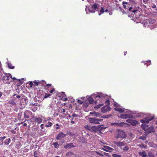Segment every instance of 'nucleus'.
<instances>
[{
	"label": "nucleus",
	"instance_id": "f257e3e1",
	"mask_svg": "<svg viewBox=\"0 0 157 157\" xmlns=\"http://www.w3.org/2000/svg\"><path fill=\"white\" fill-rule=\"evenodd\" d=\"M79 98L80 99H77L78 103L80 104H83V107L85 108L92 107L98 103L97 101H94L91 97H89L87 98L85 97H81Z\"/></svg>",
	"mask_w": 157,
	"mask_h": 157
},
{
	"label": "nucleus",
	"instance_id": "a211bd4d",
	"mask_svg": "<svg viewBox=\"0 0 157 157\" xmlns=\"http://www.w3.org/2000/svg\"><path fill=\"white\" fill-rule=\"evenodd\" d=\"M124 123L123 122L121 123H117L114 122L113 123L111 124V125L112 126L116 125L117 126H123L124 125Z\"/></svg>",
	"mask_w": 157,
	"mask_h": 157
},
{
	"label": "nucleus",
	"instance_id": "1a4fd4ad",
	"mask_svg": "<svg viewBox=\"0 0 157 157\" xmlns=\"http://www.w3.org/2000/svg\"><path fill=\"white\" fill-rule=\"evenodd\" d=\"M120 117L122 119L132 118L133 117V116L131 113H128L126 114H121Z\"/></svg>",
	"mask_w": 157,
	"mask_h": 157
},
{
	"label": "nucleus",
	"instance_id": "79ce46f5",
	"mask_svg": "<svg viewBox=\"0 0 157 157\" xmlns=\"http://www.w3.org/2000/svg\"><path fill=\"white\" fill-rule=\"evenodd\" d=\"M113 156L114 157H121V155L117 154H113Z\"/></svg>",
	"mask_w": 157,
	"mask_h": 157
},
{
	"label": "nucleus",
	"instance_id": "2f4dec72",
	"mask_svg": "<svg viewBox=\"0 0 157 157\" xmlns=\"http://www.w3.org/2000/svg\"><path fill=\"white\" fill-rule=\"evenodd\" d=\"M53 145L54 146L55 148H56L59 147V144L57 142H54Z\"/></svg>",
	"mask_w": 157,
	"mask_h": 157
},
{
	"label": "nucleus",
	"instance_id": "6e6552de",
	"mask_svg": "<svg viewBox=\"0 0 157 157\" xmlns=\"http://www.w3.org/2000/svg\"><path fill=\"white\" fill-rule=\"evenodd\" d=\"M98 4L94 3L92 6L90 8H88V12L91 13H94L96 11H98Z\"/></svg>",
	"mask_w": 157,
	"mask_h": 157
},
{
	"label": "nucleus",
	"instance_id": "de8ad7c7",
	"mask_svg": "<svg viewBox=\"0 0 157 157\" xmlns=\"http://www.w3.org/2000/svg\"><path fill=\"white\" fill-rule=\"evenodd\" d=\"M6 75L8 77H10L11 78L12 77L11 75L10 74V73L6 74Z\"/></svg>",
	"mask_w": 157,
	"mask_h": 157
},
{
	"label": "nucleus",
	"instance_id": "4d7b16f0",
	"mask_svg": "<svg viewBox=\"0 0 157 157\" xmlns=\"http://www.w3.org/2000/svg\"><path fill=\"white\" fill-rule=\"evenodd\" d=\"M55 91V89L53 88L52 90H51L50 91V92L52 93L54 91Z\"/></svg>",
	"mask_w": 157,
	"mask_h": 157
},
{
	"label": "nucleus",
	"instance_id": "72a5a7b5",
	"mask_svg": "<svg viewBox=\"0 0 157 157\" xmlns=\"http://www.w3.org/2000/svg\"><path fill=\"white\" fill-rule=\"evenodd\" d=\"M52 125V123L51 122L49 121L48 123L47 124L45 125V126L46 127H50V126H51Z\"/></svg>",
	"mask_w": 157,
	"mask_h": 157
},
{
	"label": "nucleus",
	"instance_id": "7ed1b4c3",
	"mask_svg": "<svg viewBox=\"0 0 157 157\" xmlns=\"http://www.w3.org/2000/svg\"><path fill=\"white\" fill-rule=\"evenodd\" d=\"M127 136L126 132L123 130L119 129L117 131V133L116 135V139L121 138L122 140L124 139Z\"/></svg>",
	"mask_w": 157,
	"mask_h": 157
},
{
	"label": "nucleus",
	"instance_id": "9d476101",
	"mask_svg": "<svg viewBox=\"0 0 157 157\" xmlns=\"http://www.w3.org/2000/svg\"><path fill=\"white\" fill-rule=\"evenodd\" d=\"M154 118V117L151 116L150 117H147L146 118L140 120L141 122L142 123H148L149 121Z\"/></svg>",
	"mask_w": 157,
	"mask_h": 157
},
{
	"label": "nucleus",
	"instance_id": "603ef678",
	"mask_svg": "<svg viewBox=\"0 0 157 157\" xmlns=\"http://www.w3.org/2000/svg\"><path fill=\"white\" fill-rule=\"evenodd\" d=\"M89 8H88V9ZM85 11H86V14H88V8L87 6H86V8H85Z\"/></svg>",
	"mask_w": 157,
	"mask_h": 157
},
{
	"label": "nucleus",
	"instance_id": "e2e57ef3",
	"mask_svg": "<svg viewBox=\"0 0 157 157\" xmlns=\"http://www.w3.org/2000/svg\"><path fill=\"white\" fill-rule=\"evenodd\" d=\"M121 12H122L123 13H126L125 12V11H124V10H123L122 9H121Z\"/></svg>",
	"mask_w": 157,
	"mask_h": 157
},
{
	"label": "nucleus",
	"instance_id": "69168bd1",
	"mask_svg": "<svg viewBox=\"0 0 157 157\" xmlns=\"http://www.w3.org/2000/svg\"><path fill=\"white\" fill-rule=\"evenodd\" d=\"M51 85H52L51 84H47L46 86L48 87L49 86H51Z\"/></svg>",
	"mask_w": 157,
	"mask_h": 157
},
{
	"label": "nucleus",
	"instance_id": "20e7f679",
	"mask_svg": "<svg viewBox=\"0 0 157 157\" xmlns=\"http://www.w3.org/2000/svg\"><path fill=\"white\" fill-rule=\"evenodd\" d=\"M110 102L109 100H106L105 102V106L103 104H101L98 105H95L94 108H100L101 106H103L101 108H105V107H106V108H111L109 106Z\"/></svg>",
	"mask_w": 157,
	"mask_h": 157
},
{
	"label": "nucleus",
	"instance_id": "9b49d317",
	"mask_svg": "<svg viewBox=\"0 0 157 157\" xmlns=\"http://www.w3.org/2000/svg\"><path fill=\"white\" fill-rule=\"evenodd\" d=\"M89 121L91 123L98 124H100L99 122H98V119L94 118H89Z\"/></svg>",
	"mask_w": 157,
	"mask_h": 157
},
{
	"label": "nucleus",
	"instance_id": "0e129e2a",
	"mask_svg": "<svg viewBox=\"0 0 157 157\" xmlns=\"http://www.w3.org/2000/svg\"><path fill=\"white\" fill-rule=\"evenodd\" d=\"M11 78L13 80H17V79L15 77H12Z\"/></svg>",
	"mask_w": 157,
	"mask_h": 157
},
{
	"label": "nucleus",
	"instance_id": "b1692460",
	"mask_svg": "<svg viewBox=\"0 0 157 157\" xmlns=\"http://www.w3.org/2000/svg\"><path fill=\"white\" fill-rule=\"evenodd\" d=\"M67 157H74L75 156V154L71 152H68L66 154Z\"/></svg>",
	"mask_w": 157,
	"mask_h": 157
},
{
	"label": "nucleus",
	"instance_id": "a878e982",
	"mask_svg": "<svg viewBox=\"0 0 157 157\" xmlns=\"http://www.w3.org/2000/svg\"><path fill=\"white\" fill-rule=\"evenodd\" d=\"M114 109L116 111H118L120 113L124 112L125 110H127V109L124 110L123 109Z\"/></svg>",
	"mask_w": 157,
	"mask_h": 157
},
{
	"label": "nucleus",
	"instance_id": "2eb2a0df",
	"mask_svg": "<svg viewBox=\"0 0 157 157\" xmlns=\"http://www.w3.org/2000/svg\"><path fill=\"white\" fill-rule=\"evenodd\" d=\"M75 147V146L73 143L67 144L64 146V147L66 149L70 148Z\"/></svg>",
	"mask_w": 157,
	"mask_h": 157
},
{
	"label": "nucleus",
	"instance_id": "4c0bfd02",
	"mask_svg": "<svg viewBox=\"0 0 157 157\" xmlns=\"http://www.w3.org/2000/svg\"><path fill=\"white\" fill-rule=\"evenodd\" d=\"M140 139H142L143 140H146V137L145 136H141V137H140Z\"/></svg>",
	"mask_w": 157,
	"mask_h": 157
},
{
	"label": "nucleus",
	"instance_id": "7c9ffc66",
	"mask_svg": "<svg viewBox=\"0 0 157 157\" xmlns=\"http://www.w3.org/2000/svg\"><path fill=\"white\" fill-rule=\"evenodd\" d=\"M38 84H42V85H41V86H44V85L45 84H46V82L45 81H43V80L38 81Z\"/></svg>",
	"mask_w": 157,
	"mask_h": 157
},
{
	"label": "nucleus",
	"instance_id": "f704fd0d",
	"mask_svg": "<svg viewBox=\"0 0 157 157\" xmlns=\"http://www.w3.org/2000/svg\"><path fill=\"white\" fill-rule=\"evenodd\" d=\"M129 149V147L128 146H126L125 147H124L123 150L124 151H127Z\"/></svg>",
	"mask_w": 157,
	"mask_h": 157
},
{
	"label": "nucleus",
	"instance_id": "58836bf2",
	"mask_svg": "<svg viewBox=\"0 0 157 157\" xmlns=\"http://www.w3.org/2000/svg\"><path fill=\"white\" fill-rule=\"evenodd\" d=\"M52 94H45V95L44 96V98H46L48 97H49Z\"/></svg>",
	"mask_w": 157,
	"mask_h": 157
},
{
	"label": "nucleus",
	"instance_id": "bf43d9fd",
	"mask_svg": "<svg viewBox=\"0 0 157 157\" xmlns=\"http://www.w3.org/2000/svg\"><path fill=\"white\" fill-rule=\"evenodd\" d=\"M43 126H44V124H42L40 125V127L41 128V129H43L44 128V127H43Z\"/></svg>",
	"mask_w": 157,
	"mask_h": 157
},
{
	"label": "nucleus",
	"instance_id": "49530a36",
	"mask_svg": "<svg viewBox=\"0 0 157 157\" xmlns=\"http://www.w3.org/2000/svg\"><path fill=\"white\" fill-rule=\"evenodd\" d=\"M29 85L30 87H32L33 85V83L32 81L29 82Z\"/></svg>",
	"mask_w": 157,
	"mask_h": 157
},
{
	"label": "nucleus",
	"instance_id": "f8f14e48",
	"mask_svg": "<svg viewBox=\"0 0 157 157\" xmlns=\"http://www.w3.org/2000/svg\"><path fill=\"white\" fill-rule=\"evenodd\" d=\"M66 136V134H64L63 132H59L56 137V139L57 140H60Z\"/></svg>",
	"mask_w": 157,
	"mask_h": 157
},
{
	"label": "nucleus",
	"instance_id": "774afa93",
	"mask_svg": "<svg viewBox=\"0 0 157 157\" xmlns=\"http://www.w3.org/2000/svg\"><path fill=\"white\" fill-rule=\"evenodd\" d=\"M109 14L110 15H111L113 14V13L112 12H109Z\"/></svg>",
	"mask_w": 157,
	"mask_h": 157
},
{
	"label": "nucleus",
	"instance_id": "c756f323",
	"mask_svg": "<svg viewBox=\"0 0 157 157\" xmlns=\"http://www.w3.org/2000/svg\"><path fill=\"white\" fill-rule=\"evenodd\" d=\"M6 75L5 76H3L2 78V80L5 81L8 80H9V78L7 76L6 74H5Z\"/></svg>",
	"mask_w": 157,
	"mask_h": 157
},
{
	"label": "nucleus",
	"instance_id": "aec40b11",
	"mask_svg": "<svg viewBox=\"0 0 157 157\" xmlns=\"http://www.w3.org/2000/svg\"><path fill=\"white\" fill-rule=\"evenodd\" d=\"M138 153L139 155L142 156V157H148V155L144 151L142 152H139Z\"/></svg>",
	"mask_w": 157,
	"mask_h": 157
},
{
	"label": "nucleus",
	"instance_id": "052dcab7",
	"mask_svg": "<svg viewBox=\"0 0 157 157\" xmlns=\"http://www.w3.org/2000/svg\"><path fill=\"white\" fill-rule=\"evenodd\" d=\"M6 137L5 136H3V137H0L1 140H2L5 139Z\"/></svg>",
	"mask_w": 157,
	"mask_h": 157
},
{
	"label": "nucleus",
	"instance_id": "680f3d73",
	"mask_svg": "<svg viewBox=\"0 0 157 157\" xmlns=\"http://www.w3.org/2000/svg\"><path fill=\"white\" fill-rule=\"evenodd\" d=\"M37 109H32V110L33 112H35L36 111Z\"/></svg>",
	"mask_w": 157,
	"mask_h": 157
},
{
	"label": "nucleus",
	"instance_id": "cd10ccee",
	"mask_svg": "<svg viewBox=\"0 0 157 157\" xmlns=\"http://www.w3.org/2000/svg\"><path fill=\"white\" fill-rule=\"evenodd\" d=\"M11 141L10 139V138H8L6 139L4 141V144L6 145H8L10 143Z\"/></svg>",
	"mask_w": 157,
	"mask_h": 157
},
{
	"label": "nucleus",
	"instance_id": "412c9836",
	"mask_svg": "<svg viewBox=\"0 0 157 157\" xmlns=\"http://www.w3.org/2000/svg\"><path fill=\"white\" fill-rule=\"evenodd\" d=\"M21 97V96L20 95H17V94H14L13 95V97L12 98V100L14 101L19 100Z\"/></svg>",
	"mask_w": 157,
	"mask_h": 157
},
{
	"label": "nucleus",
	"instance_id": "ea45409f",
	"mask_svg": "<svg viewBox=\"0 0 157 157\" xmlns=\"http://www.w3.org/2000/svg\"><path fill=\"white\" fill-rule=\"evenodd\" d=\"M112 115H104V116H102L101 117L102 118H108V117H109V116H111Z\"/></svg>",
	"mask_w": 157,
	"mask_h": 157
},
{
	"label": "nucleus",
	"instance_id": "0eeeda50",
	"mask_svg": "<svg viewBox=\"0 0 157 157\" xmlns=\"http://www.w3.org/2000/svg\"><path fill=\"white\" fill-rule=\"evenodd\" d=\"M132 13H134V15H135V19L136 18L135 21L136 22V23H139L140 22V21L139 20V19L140 17H139L140 15V14L139 13L140 12L137 10L134 9L133 11H132Z\"/></svg>",
	"mask_w": 157,
	"mask_h": 157
},
{
	"label": "nucleus",
	"instance_id": "c9c22d12",
	"mask_svg": "<svg viewBox=\"0 0 157 157\" xmlns=\"http://www.w3.org/2000/svg\"><path fill=\"white\" fill-rule=\"evenodd\" d=\"M101 114L100 113L96 112V115H95V116L99 117L101 116Z\"/></svg>",
	"mask_w": 157,
	"mask_h": 157
},
{
	"label": "nucleus",
	"instance_id": "39448f33",
	"mask_svg": "<svg viewBox=\"0 0 157 157\" xmlns=\"http://www.w3.org/2000/svg\"><path fill=\"white\" fill-rule=\"evenodd\" d=\"M90 97H92L93 99L94 98L97 100H99V101L100 100H102L104 98V94L101 93H98V94H93Z\"/></svg>",
	"mask_w": 157,
	"mask_h": 157
},
{
	"label": "nucleus",
	"instance_id": "a18cd8bd",
	"mask_svg": "<svg viewBox=\"0 0 157 157\" xmlns=\"http://www.w3.org/2000/svg\"><path fill=\"white\" fill-rule=\"evenodd\" d=\"M33 82L37 86L38 85V82H37L36 80H35Z\"/></svg>",
	"mask_w": 157,
	"mask_h": 157
},
{
	"label": "nucleus",
	"instance_id": "5701e85b",
	"mask_svg": "<svg viewBox=\"0 0 157 157\" xmlns=\"http://www.w3.org/2000/svg\"><path fill=\"white\" fill-rule=\"evenodd\" d=\"M97 128L98 130V129L100 131H103L105 130L106 128L105 127H104V125H99Z\"/></svg>",
	"mask_w": 157,
	"mask_h": 157
},
{
	"label": "nucleus",
	"instance_id": "ddd939ff",
	"mask_svg": "<svg viewBox=\"0 0 157 157\" xmlns=\"http://www.w3.org/2000/svg\"><path fill=\"white\" fill-rule=\"evenodd\" d=\"M32 114L31 112L29 110H26L24 113V117L25 118L28 119L30 117Z\"/></svg>",
	"mask_w": 157,
	"mask_h": 157
},
{
	"label": "nucleus",
	"instance_id": "473e14b6",
	"mask_svg": "<svg viewBox=\"0 0 157 157\" xmlns=\"http://www.w3.org/2000/svg\"><path fill=\"white\" fill-rule=\"evenodd\" d=\"M148 155L149 157H155L154 155L151 151L148 152Z\"/></svg>",
	"mask_w": 157,
	"mask_h": 157
},
{
	"label": "nucleus",
	"instance_id": "09e8293b",
	"mask_svg": "<svg viewBox=\"0 0 157 157\" xmlns=\"http://www.w3.org/2000/svg\"><path fill=\"white\" fill-rule=\"evenodd\" d=\"M95 152L98 155L100 156H103V155L101 154V153H99L98 152L95 151Z\"/></svg>",
	"mask_w": 157,
	"mask_h": 157
},
{
	"label": "nucleus",
	"instance_id": "bb28decb",
	"mask_svg": "<svg viewBox=\"0 0 157 157\" xmlns=\"http://www.w3.org/2000/svg\"><path fill=\"white\" fill-rule=\"evenodd\" d=\"M7 64L8 67L9 68L11 69H13L14 68V66H12V64L10 62H8L7 63Z\"/></svg>",
	"mask_w": 157,
	"mask_h": 157
},
{
	"label": "nucleus",
	"instance_id": "f03ea898",
	"mask_svg": "<svg viewBox=\"0 0 157 157\" xmlns=\"http://www.w3.org/2000/svg\"><path fill=\"white\" fill-rule=\"evenodd\" d=\"M141 128L143 130L145 131V134L146 135L154 131V127L152 126H149L148 125L145 124H142Z\"/></svg>",
	"mask_w": 157,
	"mask_h": 157
},
{
	"label": "nucleus",
	"instance_id": "338daca9",
	"mask_svg": "<svg viewBox=\"0 0 157 157\" xmlns=\"http://www.w3.org/2000/svg\"><path fill=\"white\" fill-rule=\"evenodd\" d=\"M20 82V85H21L23 83V82L21 81V82Z\"/></svg>",
	"mask_w": 157,
	"mask_h": 157
},
{
	"label": "nucleus",
	"instance_id": "4be33fe9",
	"mask_svg": "<svg viewBox=\"0 0 157 157\" xmlns=\"http://www.w3.org/2000/svg\"><path fill=\"white\" fill-rule=\"evenodd\" d=\"M114 144H116L117 146H119V147H121L124 146V143L122 142H115Z\"/></svg>",
	"mask_w": 157,
	"mask_h": 157
},
{
	"label": "nucleus",
	"instance_id": "c03bdc74",
	"mask_svg": "<svg viewBox=\"0 0 157 157\" xmlns=\"http://www.w3.org/2000/svg\"><path fill=\"white\" fill-rule=\"evenodd\" d=\"M61 112H62V110H63V113H65L66 112V111L65 110V109H63V110H61ZM67 111H66V113H65V115H66L67 114Z\"/></svg>",
	"mask_w": 157,
	"mask_h": 157
},
{
	"label": "nucleus",
	"instance_id": "6ab92c4d",
	"mask_svg": "<svg viewBox=\"0 0 157 157\" xmlns=\"http://www.w3.org/2000/svg\"><path fill=\"white\" fill-rule=\"evenodd\" d=\"M122 5H123V7L125 9V10H127L130 5L128 3L125 2H122Z\"/></svg>",
	"mask_w": 157,
	"mask_h": 157
},
{
	"label": "nucleus",
	"instance_id": "e433bc0d",
	"mask_svg": "<svg viewBox=\"0 0 157 157\" xmlns=\"http://www.w3.org/2000/svg\"><path fill=\"white\" fill-rule=\"evenodd\" d=\"M132 7H130L127 10V12H128V11H130L131 12H132V11H133V10H134V9L132 10Z\"/></svg>",
	"mask_w": 157,
	"mask_h": 157
},
{
	"label": "nucleus",
	"instance_id": "4468645a",
	"mask_svg": "<svg viewBox=\"0 0 157 157\" xmlns=\"http://www.w3.org/2000/svg\"><path fill=\"white\" fill-rule=\"evenodd\" d=\"M126 121L133 125H135L138 123V121H137L131 119H127Z\"/></svg>",
	"mask_w": 157,
	"mask_h": 157
},
{
	"label": "nucleus",
	"instance_id": "37998d69",
	"mask_svg": "<svg viewBox=\"0 0 157 157\" xmlns=\"http://www.w3.org/2000/svg\"><path fill=\"white\" fill-rule=\"evenodd\" d=\"M38 155V153L36 151H35L34 152V154H33V155L34 157H36V156H37V155Z\"/></svg>",
	"mask_w": 157,
	"mask_h": 157
},
{
	"label": "nucleus",
	"instance_id": "5fc2aeb1",
	"mask_svg": "<svg viewBox=\"0 0 157 157\" xmlns=\"http://www.w3.org/2000/svg\"><path fill=\"white\" fill-rule=\"evenodd\" d=\"M128 17H132L134 16V14H132L130 15V14H128Z\"/></svg>",
	"mask_w": 157,
	"mask_h": 157
},
{
	"label": "nucleus",
	"instance_id": "3c124183",
	"mask_svg": "<svg viewBox=\"0 0 157 157\" xmlns=\"http://www.w3.org/2000/svg\"><path fill=\"white\" fill-rule=\"evenodd\" d=\"M56 125L57 126V127L56 128V129H59L60 128V127H59V124H56Z\"/></svg>",
	"mask_w": 157,
	"mask_h": 157
},
{
	"label": "nucleus",
	"instance_id": "dca6fc26",
	"mask_svg": "<svg viewBox=\"0 0 157 157\" xmlns=\"http://www.w3.org/2000/svg\"><path fill=\"white\" fill-rule=\"evenodd\" d=\"M33 118H34V121L36 122L38 124H40L42 121V119L39 117H34V116L33 117Z\"/></svg>",
	"mask_w": 157,
	"mask_h": 157
},
{
	"label": "nucleus",
	"instance_id": "f3484780",
	"mask_svg": "<svg viewBox=\"0 0 157 157\" xmlns=\"http://www.w3.org/2000/svg\"><path fill=\"white\" fill-rule=\"evenodd\" d=\"M103 147L104 148H102L101 149L103 150L106 151L107 152L109 150L112 151L113 149L112 148L108 146L104 145Z\"/></svg>",
	"mask_w": 157,
	"mask_h": 157
},
{
	"label": "nucleus",
	"instance_id": "393cba45",
	"mask_svg": "<svg viewBox=\"0 0 157 157\" xmlns=\"http://www.w3.org/2000/svg\"><path fill=\"white\" fill-rule=\"evenodd\" d=\"M111 109H101V111L103 113H105L107 112H109L110 111Z\"/></svg>",
	"mask_w": 157,
	"mask_h": 157
},
{
	"label": "nucleus",
	"instance_id": "8fccbe9b",
	"mask_svg": "<svg viewBox=\"0 0 157 157\" xmlns=\"http://www.w3.org/2000/svg\"><path fill=\"white\" fill-rule=\"evenodd\" d=\"M114 105L115 107H117V106L118 105V104L117 102L114 101Z\"/></svg>",
	"mask_w": 157,
	"mask_h": 157
},
{
	"label": "nucleus",
	"instance_id": "423d86ee",
	"mask_svg": "<svg viewBox=\"0 0 157 157\" xmlns=\"http://www.w3.org/2000/svg\"><path fill=\"white\" fill-rule=\"evenodd\" d=\"M84 128L92 132H96L98 131V128L95 126H91L90 125L87 124L84 126Z\"/></svg>",
	"mask_w": 157,
	"mask_h": 157
},
{
	"label": "nucleus",
	"instance_id": "13d9d810",
	"mask_svg": "<svg viewBox=\"0 0 157 157\" xmlns=\"http://www.w3.org/2000/svg\"><path fill=\"white\" fill-rule=\"evenodd\" d=\"M143 2H145V4H146L148 2V0H143Z\"/></svg>",
	"mask_w": 157,
	"mask_h": 157
},
{
	"label": "nucleus",
	"instance_id": "a19ab883",
	"mask_svg": "<svg viewBox=\"0 0 157 157\" xmlns=\"http://www.w3.org/2000/svg\"><path fill=\"white\" fill-rule=\"evenodd\" d=\"M96 112L95 111L91 112L90 113V114H93L94 116H95V115H96Z\"/></svg>",
	"mask_w": 157,
	"mask_h": 157
},
{
	"label": "nucleus",
	"instance_id": "c85d7f7f",
	"mask_svg": "<svg viewBox=\"0 0 157 157\" xmlns=\"http://www.w3.org/2000/svg\"><path fill=\"white\" fill-rule=\"evenodd\" d=\"M104 12V9L103 7H101V9L100 10V12H99L98 15H100L101 14L103 13Z\"/></svg>",
	"mask_w": 157,
	"mask_h": 157
},
{
	"label": "nucleus",
	"instance_id": "864d4df0",
	"mask_svg": "<svg viewBox=\"0 0 157 157\" xmlns=\"http://www.w3.org/2000/svg\"><path fill=\"white\" fill-rule=\"evenodd\" d=\"M152 7L153 9H155L156 7V6L155 4H153L151 6Z\"/></svg>",
	"mask_w": 157,
	"mask_h": 157
},
{
	"label": "nucleus",
	"instance_id": "6e6d98bb",
	"mask_svg": "<svg viewBox=\"0 0 157 157\" xmlns=\"http://www.w3.org/2000/svg\"><path fill=\"white\" fill-rule=\"evenodd\" d=\"M62 96H63V97H66V95L65 94V92H62Z\"/></svg>",
	"mask_w": 157,
	"mask_h": 157
}]
</instances>
